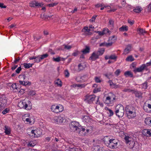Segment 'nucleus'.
<instances>
[{"label": "nucleus", "mask_w": 151, "mask_h": 151, "mask_svg": "<svg viewBox=\"0 0 151 151\" xmlns=\"http://www.w3.org/2000/svg\"><path fill=\"white\" fill-rule=\"evenodd\" d=\"M81 53L79 51H77L75 52H74L72 54V55L74 56H76L78 55L79 54Z\"/></svg>", "instance_id": "6e6d98bb"}, {"label": "nucleus", "mask_w": 151, "mask_h": 151, "mask_svg": "<svg viewBox=\"0 0 151 151\" xmlns=\"http://www.w3.org/2000/svg\"><path fill=\"white\" fill-rule=\"evenodd\" d=\"M145 65V69L148 72H149V71L147 68V67L151 66V60H150V62L147 63L146 64H144Z\"/></svg>", "instance_id": "e433bc0d"}, {"label": "nucleus", "mask_w": 151, "mask_h": 151, "mask_svg": "<svg viewBox=\"0 0 151 151\" xmlns=\"http://www.w3.org/2000/svg\"><path fill=\"white\" fill-rule=\"evenodd\" d=\"M124 75L125 76H126L127 75L128 76H133L132 73L131 71H127L125 72L124 73Z\"/></svg>", "instance_id": "49530a36"}, {"label": "nucleus", "mask_w": 151, "mask_h": 151, "mask_svg": "<svg viewBox=\"0 0 151 151\" xmlns=\"http://www.w3.org/2000/svg\"><path fill=\"white\" fill-rule=\"evenodd\" d=\"M64 48L67 50H69L72 48V46L70 45H64Z\"/></svg>", "instance_id": "4d7b16f0"}, {"label": "nucleus", "mask_w": 151, "mask_h": 151, "mask_svg": "<svg viewBox=\"0 0 151 151\" xmlns=\"http://www.w3.org/2000/svg\"><path fill=\"white\" fill-rule=\"evenodd\" d=\"M123 91L125 92H130L133 91V90H131L127 88L125 89L124 90H123Z\"/></svg>", "instance_id": "052dcab7"}, {"label": "nucleus", "mask_w": 151, "mask_h": 151, "mask_svg": "<svg viewBox=\"0 0 151 151\" xmlns=\"http://www.w3.org/2000/svg\"><path fill=\"white\" fill-rule=\"evenodd\" d=\"M95 80L96 82L97 83H100L101 82V81L99 77H95Z\"/></svg>", "instance_id": "5fc2aeb1"}, {"label": "nucleus", "mask_w": 151, "mask_h": 151, "mask_svg": "<svg viewBox=\"0 0 151 151\" xmlns=\"http://www.w3.org/2000/svg\"><path fill=\"white\" fill-rule=\"evenodd\" d=\"M121 72V71L120 69H117L115 72V74L117 76L120 74V73Z\"/></svg>", "instance_id": "bf43d9fd"}, {"label": "nucleus", "mask_w": 151, "mask_h": 151, "mask_svg": "<svg viewBox=\"0 0 151 151\" xmlns=\"http://www.w3.org/2000/svg\"><path fill=\"white\" fill-rule=\"evenodd\" d=\"M6 6L5 5H4L3 3H0V7L2 8H6Z\"/></svg>", "instance_id": "338daca9"}, {"label": "nucleus", "mask_w": 151, "mask_h": 151, "mask_svg": "<svg viewBox=\"0 0 151 151\" xmlns=\"http://www.w3.org/2000/svg\"><path fill=\"white\" fill-rule=\"evenodd\" d=\"M115 113L116 115L119 117H122L124 115V107L121 104H119L117 105L116 108Z\"/></svg>", "instance_id": "f03ea898"}, {"label": "nucleus", "mask_w": 151, "mask_h": 151, "mask_svg": "<svg viewBox=\"0 0 151 151\" xmlns=\"http://www.w3.org/2000/svg\"><path fill=\"white\" fill-rule=\"evenodd\" d=\"M142 10V9L140 6H137L133 10L134 12L137 13H139L141 12Z\"/></svg>", "instance_id": "cd10ccee"}, {"label": "nucleus", "mask_w": 151, "mask_h": 151, "mask_svg": "<svg viewBox=\"0 0 151 151\" xmlns=\"http://www.w3.org/2000/svg\"><path fill=\"white\" fill-rule=\"evenodd\" d=\"M101 88H96L93 90L94 93H96L101 91Z\"/></svg>", "instance_id": "37998d69"}, {"label": "nucleus", "mask_w": 151, "mask_h": 151, "mask_svg": "<svg viewBox=\"0 0 151 151\" xmlns=\"http://www.w3.org/2000/svg\"><path fill=\"white\" fill-rule=\"evenodd\" d=\"M124 139L126 143L129 145V147L130 149L134 151L138 150L139 147V144L137 142L134 141L131 135H125Z\"/></svg>", "instance_id": "f257e3e1"}, {"label": "nucleus", "mask_w": 151, "mask_h": 151, "mask_svg": "<svg viewBox=\"0 0 151 151\" xmlns=\"http://www.w3.org/2000/svg\"><path fill=\"white\" fill-rule=\"evenodd\" d=\"M145 70V65L144 64H142L139 68H135L134 70V73L141 72L143 70Z\"/></svg>", "instance_id": "f8f14e48"}, {"label": "nucleus", "mask_w": 151, "mask_h": 151, "mask_svg": "<svg viewBox=\"0 0 151 151\" xmlns=\"http://www.w3.org/2000/svg\"><path fill=\"white\" fill-rule=\"evenodd\" d=\"M90 51V48L89 46H86L85 47V48L83 49L81 52H83V54H86L88 53Z\"/></svg>", "instance_id": "aec40b11"}, {"label": "nucleus", "mask_w": 151, "mask_h": 151, "mask_svg": "<svg viewBox=\"0 0 151 151\" xmlns=\"http://www.w3.org/2000/svg\"><path fill=\"white\" fill-rule=\"evenodd\" d=\"M85 97L84 101L89 104H90L94 100L96 96L94 95H86L85 96Z\"/></svg>", "instance_id": "0eeeda50"}, {"label": "nucleus", "mask_w": 151, "mask_h": 151, "mask_svg": "<svg viewBox=\"0 0 151 151\" xmlns=\"http://www.w3.org/2000/svg\"><path fill=\"white\" fill-rule=\"evenodd\" d=\"M104 51L105 50L104 48H101L99 49V50L97 51H96V52L97 55L99 56L102 55L103 54Z\"/></svg>", "instance_id": "6ab92c4d"}, {"label": "nucleus", "mask_w": 151, "mask_h": 151, "mask_svg": "<svg viewBox=\"0 0 151 151\" xmlns=\"http://www.w3.org/2000/svg\"><path fill=\"white\" fill-rule=\"evenodd\" d=\"M150 129H145L142 132V134L144 136L147 137H150L151 134Z\"/></svg>", "instance_id": "4468645a"}, {"label": "nucleus", "mask_w": 151, "mask_h": 151, "mask_svg": "<svg viewBox=\"0 0 151 151\" xmlns=\"http://www.w3.org/2000/svg\"><path fill=\"white\" fill-rule=\"evenodd\" d=\"M128 27L126 25H123L121 27L119 28V30L121 32L127 31L128 30Z\"/></svg>", "instance_id": "393cba45"}, {"label": "nucleus", "mask_w": 151, "mask_h": 151, "mask_svg": "<svg viewBox=\"0 0 151 151\" xmlns=\"http://www.w3.org/2000/svg\"><path fill=\"white\" fill-rule=\"evenodd\" d=\"M24 101H20L18 104V106L21 108H24Z\"/></svg>", "instance_id": "f704fd0d"}, {"label": "nucleus", "mask_w": 151, "mask_h": 151, "mask_svg": "<svg viewBox=\"0 0 151 151\" xmlns=\"http://www.w3.org/2000/svg\"><path fill=\"white\" fill-rule=\"evenodd\" d=\"M125 110L127 112V116L128 118L131 119L132 118H134L136 116V114H135V113H133V112L132 111H128L126 110V108H125Z\"/></svg>", "instance_id": "9b49d317"}, {"label": "nucleus", "mask_w": 151, "mask_h": 151, "mask_svg": "<svg viewBox=\"0 0 151 151\" xmlns=\"http://www.w3.org/2000/svg\"><path fill=\"white\" fill-rule=\"evenodd\" d=\"M134 93L136 97H137L138 98H142V93L141 92L138 91H135L134 92Z\"/></svg>", "instance_id": "b1692460"}, {"label": "nucleus", "mask_w": 151, "mask_h": 151, "mask_svg": "<svg viewBox=\"0 0 151 151\" xmlns=\"http://www.w3.org/2000/svg\"><path fill=\"white\" fill-rule=\"evenodd\" d=\"M40 55V59H41V60H42L47 58L48 56V55L47 53H46L45 54Z\"/></svg>", "instance_id": "ea45409f"}, {"label": "nucleus", "mask_w": 151, "mask_h": 151, "mask_svg": "<svg viewBox=\"0 0 151 151\" xmlns=\"http://www.w3.org/2000/svg\"><path fill=\"white\" fill-rule=\"evenodd\" d=\"M52 60L54 62H59L61 61V57L59 56L56 58L53 57Z\"/></svg>", "instance_id": "4c0bfd02"}, {"label": "nucleus", "mask_w": 151, "mask_h": 151, "mask_svg": "<svg viewBox=\"0 0 151 151\" xmlns=\"http://www.w3.org/2000/svg\"><path fill=\"white\" fill-rule=\"evenodd\" d=\"M145 123L149 126L151 125V119L150 117L147 118L145 119Z\"/></svg>", "instance_id": "c756f323"}, {"label": "nucleus", "mask_w": 151, "mask_h": 151, "mask_svg": "<svg viewBox=\"0 0 151 151\" xmlns=\"http://www.w3.org/2000/svg\"><path fill=\"white\" fill-rule=\"evenodd\" d=\"M69 151H82V150L81 148L79 147L76 148L69 147L68 149Z\"/></svg>", "instance_id": "bb28decb"}, {"label": "nucleus", "mask_w": 151, "mask_h": 151, "mask_svg": "<svg viewBox=\"0 0 151 151\" xmlns=\"http://www.w3.org/2000/svg\"><path fill=\"white\" fill-rule=\"evenodd\" d=\"M111 139H110L108 136H106L104 138V142L105 145L107 147L109 145V143H110Z\"/></svg>", "instance_id": "f3484780"}, {"label": "nucleus", "mask_w": 151, "mask_h": 151, "mask_svg": "<svg viewBox=\"0 0 151 151\" xmlns=\"http://www.w3.org/2000/svg\"><path fill=\"white\" fill-rule=\"evenodd\" d=\"M84 66L81 64H79L78 65V69L79 70H82L84 69Z\"/></svg>", "instance_id": "8fccbe9b"}, {"label": "nucleus", "mask_w": 151, "mask_h": 151, "mask_svg": "<svg viewBox=\"0 0 151 151\" xmlns=\"http://www.w3.org/2000/svg\"><path fill=\"white\" fill-rule=\"evenodd\" d=\"M16 83H14L13 84L12 86L11 87L12 88H13V89H17V85H16Z\"/></svg>", "instance_id": "13d9d810"}, {"label": "nucleus", "mask_w": 151, "mask_h": 151, "mask_svg": "<svg viewBox=\"0 0 151 151\" xmlns=\"http://www.w3.org/2000/svg\"><path fill=\"white\" fill-rule=\"evenodd\" d=\"M109 144L108 147L111 148H116L118 147V141L115 139H111Z\"/></svg>", "instance_id": "423d86ee"}, {"label": "nucleus", "mask_w": 151, "mask_h": 151, "mask_svg": "<svg viewBox=\"0 0 151 151\" xmlns=\"http://www.w3.org/2000/svg\"><path fill=\"white\" fill-rule=\"evenodd\" d=\"M71 86H72L74 88H76V87H78L80 88H84L85 87V85L83 84H73Z\"/></svg>", "instance_id": "a878e982"}, {"label": "nucleus", "mask_w": 151, "mask_h": 151, "mask_svg": "<svg viewBox=\"0 0 151 151\" xmlns=\"http://www.w3.org/2000/svg\"><path fill=\"white\" fill-rule=\"evenodd\" d=\"M97 15H94L93 17H92V18L91 19H90V20L91 22H94L95 20L96 19V18L97 17Z\"/></svg>", "instance_id": "09e8293b"}, {"label": "nucleus", "mask_w": 151, "mask_h": 151, "mask_svg": "<svg viewBox=\"0 0 151 151\" xmlns=\"http://www.w3.org/2000/svg\"><path fill=\"white\" fill-rule=\"evenodd\" d=\"M37 130H32L29 134V136L32 137V138L37 137L38 136L37 134H35V132H36Z\"/></svg>", "instance_id": "4be33fe9"}, {"label": "nucleus", "mask_w": 151, "mask_h": 151, "mask_svg": "<svg viewBox=\"0 0 151 151\" xmlns=\"http://www.w3.org/2000/svg\"><path fill=\"white\" fill-rule=\"evenodd\" d=\"M113 44L112 42L106 43V46L107 47L110 46L112 45Z\"/></svg>", "instance_id": "0e129e2a"}, {"label": "nucleus", "mask_w": 151, "mask_h": 151, "mask_svg": "<svg viewBox=\"0 0 151 151\" xmlns=\"http://www.w3.org/2000/svg\"><path fill=\"white\" fill-rule=\"evenodd\" d=\"M51 109L52 111L58 113L62 112L63 110V108L61 105L56 106L54 105L51 106Z\"/></svg>", "instance_id": "39448f33"}, {"label": "nucleus", "mask_w": 151, "mask_h": 151, "mask_svg": "<svg viewBox=\"0 0 151 151\" xmlns=\"http://www.w3.org/2000/svg\"><path fill=\"white\" fill-rule=\"evenodd\" d=\"M27 94L29 96H33L35 95L36 92L35 91L30 90L28 92Z\"/></svg>", "instance_id": "c9c22d12"}, {"label": "nucleus", "mask_w": 151, "mask_h": 151, "mask_svg": "<svg viewBox=\"0 0 151 151\" xmlns=\"http://www.w3.org/2000/svg\"><path fill=\"white\" fill-rule=\"evenodd\" d=\"M147 9L148 11L150 12L151 11V4H149L148 6Z\"/></svg>", "instance_id": "774afa93"}, {"label": "nucleus", "mask_w": 151, "mask_h": 151, "mask_svg": "<svg viewBox=\"0 0 151 151\" xmlns=\"http://www.w3.org/2000/svg\"><path fill=\"white\" fill-rule=\"evenodd\" d=\"M22 70L21 66L19 67L16 70V73H19Z\"/></svg>", "instance_id": "603ef678"}, {"label": "nucleus", "mask_w": 151, "mask_h": 151, "mask_svg": "<svg viewBox=\"0 0 151 151\" xmlns=\"http://www.w3.org/2000/svg\"><path fill=\"white\" fill-rule=\"evenodd\" d=\"M78 122L76 121L72 122L70 124V127L71 131L78 132L79 128L78 126H79Z\"/></svg>", "instance_id": "20e7f679"}, {"label": "nucleus", "mask_w": 151, "mask_h": 151, "mask_svg": "<svg viewBox=\"0 0 151 151\" xmlns=\"http://www.w3.org/2000/svg\"><path fill=\"white\" fill-rule=\"evenodd\" d=\"M107 109L109 111V113H110V115L109 116H112L114 114L113 111L112 110L109 109Z\"/></svg>", "instance_id": "680f3d73"}, {"label": "nucleus", "mask_w": 151, "mask_h": 151, "mask_svg": "<svg viewBox=\"0 0 151 151\" xmlns=\"http://www.w3.org/2000/svg\"><path fill=\"white\" fill-rule=\"evenodd\" d=\"M64 73L65 76H69V73L68 70H65L64 71Z\"/></svg>", "instance_id": "69168bd1"}, {"label": "nucleus", "mask_w": 151, "mask_h": 151, "mask_svg": "<svg viewBox=\"0 0 151 151\" xmlns=\"http://www.w3.org/2000/svg\"><path fill=\"white\" fill-rule=\"evenodd\" d=\"M9 111V109L8 108H6L3 111L2 113L3 114H6Z\"/></svg>", "instance_id": "de8ad7c7"}, {"label": "nucleus", "mask_w": 151, "mask_h": 151, "mask_svg": "<svg viewBox=\"0 0 151 151\" xmlns=\"http://www.w3.org/2000/svg\"><path fill=\"white\" fill-rule=\"evenodd\" d=\"M109 23L110 25L113 26L114 25V22L112 19H110L109 20Z\"/></svg>", "instance_id": "e2e57ef3"}, {"label": "nucleus", "mask_w": 151, "mask_h": 151, "mask_svg": "<svg viewBox=\"0 0 151 151\" xmlns=\"http://www.w3.org/2000/svg\"><path fill=\"white\" fill-rule=\"evenodd\" d=\"M142 88L144 89H146L147 88V82H145L142 84Z\"/></svg>", "instance_id": "864d4df0"}, {"label": "nucleus", "mask_w": 151, "mask_h": 151, "mask_svg": "<svg viewBox=\"0 0 151 151\" xmlns=\"http://www.w3.org/2000/svg\"><path fill=\"white\" fill-rule=\"evenodd\" d=\"M23 109L27 110H30L32 107V104L30 101H28L27 102L24 101V105Z\"/></svg>", "instance_id": "1a4fd4ad"}, {"label": "nucleus", "mask_w": 151, "mask_h": 151, "mask_svg": "<svg viewBox=\"0 0 151 151\" xmlns=\"http://www.w3.org/2000/svg\"><path fill=\"white\" fill-rule=\"evenodd\" d=\"M80 127L79 128L77 133L80 135L84 136L86 134V129L83 127Z\"/></svg>", "instance_id": "9d476101"}, {"label": "nucleus", "mask_w": 151, "mask_h": 151, "mask_svg": "<svg viewBox=\"0 0 151 151\" xmlns=\"http://www.w3.org/2000/svg\"><path fill=\"white\" fill-rule=\"evenodd\" d=\"M58 4V3H52L48 4L47 6H48L49 7H53L57 5Z\"/></svg>", "instance_id": "a18cd8bd"}, {"label": "nucleus", "mask_w": 151, "mask_h": 151, "mask_svg": "<svg viewBox=\"0 0 151 151\" xmlns=\"http://www.w3.org/2000/svg\"><path fill=\"white\" fill-rule=\"evenodd\" d=\"M33 64V63L30 64L27 63H24L23 64V65L24 67V68H25L27 69L29 68L30 67H32Z\"/></svg>", "instance_id": "7c9ffc66"}, {"label": "nucleus", "mask_w": 151, "mask_h": 151, "mask_svg": "<svg viewBox=\"0 0 151 151\" xmlns=\"http://www.w3.org/2000/svg\"><path fill=\"white\" fill-rule=\"evenodd\" d=\"M35 58H36L34 60L35 63H38L41 61V59H40V55L35 56Z\"/></svg>", "instance_id": "58836bf2"}, {"label": "nucleus", "mask_w": 151, "mask_h": 151, "mask_svg": "<svg viewBox=\"0 0 151 151\" xmlns=\"http://www.w3.org/2000/svg\"><path fill=\"white\" fill-rule=\"evenodd\" d=\"M134 59L133 57L130 55L128 56L126 59V60L128 62H132L134 60Z\"/></svg>", "instance_id": "2f4dec72"}, {"label": "nucleus", "mask_w": 151, "mask_h": 151, "mask_svg": "<svg viewBox=\"0 0 151 151\" xmlns=\"http://www.w3.org/2000/svg\"><path fill=\"white\" fill-rule=\"evenodd\" d=\"M99 58V56L97 55L96 51L93 52L90 57L89 60H95Z\"/></svg>", "instance_id": "ddd939ff"}, {"label": "nucleus", "mask_w": 151, "mask_h": 151, "mask_svg": "<svg viewBox=\"0 0 151 151\" xmlns=\"http://www.w3.org/2000/svg\"><path fill=\"white\" fill-rule=\"evenodd\" d=\"M131 45H128L127 46L126 48L124 50V52L125 54H128L131 51Z\"/></svg>", "instance_id": "5701e85b"}, {"label": "nucleus", "mask_w": 151, "mask_h": 151, "mask_svg": "<svg viewBox=\"0 0 151 151\" xmlns=\"http://www.w3.org/2000/svg\"><path fill=\"white\" fill-rule=\"evenodd\" d=\"M101 148L100 146L98 145L94 146L92 148V151H98V150H99Z\"/></svg>", "instance_id": "72a5a7b5"}, {"label": "nucleus", "mask_w": 151, "mask_h": 151, "mask_svg": "<svg viewBox=\"0 0 151 151\" xmlns=\"http://www.w3.org/2000/svg\"><path fill=\"white\" fill-rule=\"evenodd\" d=\"M29 6L31 7L37 6L41 7L43 6V4L42 3H38V2L34 1L29 3Z\"/></svg>", "instance_id": "6e6552de"}, {"label": "nucleus", "mask_w": 151, "mask_h": 151, "mask_svg": "<svg viewBox=\"0 0 151 151\" xmlns=\"http://www.w3.org/2000/svg\"><path fill=\"white\" fill-rule=\"evenodd\" d=\"M108 83H109L110 86L112 88H116L119 87L118 85H116L115 83H113L111 80H109Z\"/></svg>", "instance_id": "412c9836"}, {"label": "nucleus", "mask_w": 151, "mask_h": 151, "mask_svg": "<svg viewBox=\"0 0 151 151\" xmlns=\"http://www.w3.org/2000/svg\"><path fill=\"white\" fill-rule=\"evenodd\" d=\"M55 122L58 124H61L63 122V119L60 116L56 117L54 118Z\"/></svg>", "instance_id": "2eb2a0df"}, {"label": "nucleus", "mask_w": 151, "mask_h": 151, "mask_svg": "<svg viewBox=\"0 0 151 151\" xmlns=\"http://www.w3.org/2000/svg\"><path fill=\"white\" fill-rule=\"evenodd\" d=\"M31 84V83L30 82L27 81L26 80H24L23 81V83L22 85L23 86H25L27 85H30Z\"/></svg>", "instance_id": "79ce46f5"}, {"label": "nucleus", "mask_w": 151, "mask_h": 151, "mask_svg": "<svg viewBox=\"0 0 151 151\" xmlns=\"http://www.w3.org/2000/svg\"><path fill=\"white\" fill-rule=\"evenodd\" d=\"M110 59L112 60H114L115 61L116 60L117 56H116L115 55H113L110 56Z\"/></svg>", "instance_id": "c03bdc74"}, {"label": "nucleus", "mask_w": 151, "mask_h": 151, "mask_svg": "<svg viewBox=\"0 0 151 151\" xmlns=\"http://www.w3.org/2000/svg\"><path fill=\"white\" fill-rule=\"evenodd\" d=\"M5 132L6 134L9 135L11 133V130L10 128L5 126L4 129Z\"/></svg>", "instance_id": "c85d7f7f"}, {"label": "nucleus", "mask_w": 151, "mask_h": 151, "mask_svg": "<svg viewBox=\"0 0 151 151\" xmlns=\"http://www.w3.org/2000/svg\"><path fill=\"white\" fill-rule=\"evenodd\" d=\"M137 31L138 32V34L139 35H143L145 33H146V31H145V30L139 27L137 29Z\"/></svg>", "instance_id": "a211bd4d"}, {"label": "nucleus", "mask_w": 151, "mask_h": 151, "mask_svg": "<svg viewBox=\"0 0 151 151\" xmlns=\"http://www.w3.org/2000/svg\"><path fill=\"white\" fill-rule=\"evenodd\" d=\"M111 98L109 96H107L106 99L105 103L107 104H109L111 103Z\"/></svg>", "instance_id": "473e14b6"}, {"label": "nucleus", "mask_w": 151, "mask_h": 151, "mask_svg": "<svg viewBox=\"0 0 151 151\" xmlns=\"http://www.w3.org/2000/svg\"><path fill=\"white\" fill-rule=\"evenodd\" d=\"M7 98L4 95L0 96V110H2L6 106L7 104Z\"/></svg>", "instance_id": "7ed1b4c3"}, {"label": "nucleus", "mask_w": 151, "mask_h": 151, "mask_svg": "<svg viewBox=\"0 0 151 151\" xmlns=\"http://www.w3.org/2000/svg\"><path fill=\"white\" fill-rule=\"evenodd\" d=\"M104 30H103L102 32L98 31L97 32L96 31V32L98 33L99 35L100 36H102L104 34H105V33L104 32Z\"/></svg>", "instance_id": "3c124183"}, {"label": "nucleus", "mask_w": 151, "mask_h": 151, "mask_svg": "<svg viewBox=\"0 0 151 151\" xmlns=\"http://www.w3.org/2000/svg\"><path fill=\"white\" fill-rule=\"evenodd\" d=\"M55 83L60 87H61L62 86L61 81L59 79L57 80V81L55 82Z\"/></svg>", "instance_id": "a19ab883"}, {"label": "nucleus", "mask_w": 151, "mask_h": 151, "mask_svg": "<svg viewBox=\"0 0 151 151\" xmlns=\"http://www.w3.org/2000/svg\"><path fill=\"white\" fill-rule=\"evenodd\" d=\"M76 80L78 82H83L86 81L85 76H77Z\"/></svg>", "instance_id": "dca6fc26"}]
</instances>
